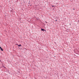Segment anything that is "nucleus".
Masks as SVG:
<instances>
[{"instance_id": "20e7f679", "label": "nucleus", "mask_w": 79, "mask_h": 79, "mask_svg": "<svg viewBox=\"0 0 79 79\" xmlns=\"http://www.w3.org/2000/svg\"><path fill=\"white\" fill-rule=\"evenodd\" d=\"M45 23H47V22H45Z\"/></svg>"}, {"instance_id": "39448f33", "label": "nucleus", "mask_w": 79, "mask_h": 79, "mask_svg": "<svg viewBox=\"0 0 79 79\" xmlns=\"http://www.w3.org/2000/svg\"><path fill=\"white\" fill-rule=\"evenodd\" d=\"M57 21V20H56V21Z\"/></svg>"}, {"instance_id": "7ed1b4c3", "label": "nucleus", "mask_w": 79, "mask_h": 79, "mask_svg": "<svg viewBox=\"0 0 79 79\" xmlns=\"http://www.w3.org/2000/svg\"><path fill=\"white\" fill-rule=\"evenodd\" d=\"M21 44H19V45H18V46L19 47H21Z\"/></svg>"}, {"instance_id": "f257e3e1", "label": "nucleus", "mask_w": 79, "mask_h": 79, "mask_svg": "<svg viewBox=\"0 0 79 79\" xmlns=\"http://www.w3.org/2000/svg\"><path fill=\"white\" fill-rule=\"evenodd\" d=\"M0 48L2 51H3V50L2 48H1V47H0Z\"/></svg>"}, {"instance_id": "f03ea898", "label": "nucleus", "mask_w": 79, "mask_h": 79, "mask_svg": "<svg viewBox=\"0 0 79 79\" xmlns=\"http://www.w3.org/2000/svg\"><path fill=\"white\" fill-rule=\"evenodd\" d=\"M41 30L42 31H46L45 30H44V29H41Z\"/></svg>"}, {"instance_id": "423d86ee", "label": "nucleus", "mask_w": 79, "mask_h": 79, "mask_svg": "<svg viewBox=\"0 0 79 79\" xmlns=\"http://www.w3.org/2000/svg\"><path fill=\"white\" fill-rule=\"evenodd\" d=\"M75 10V9H73V10Z\"/></svg>"}, {"instance_id": "0eeeda50", "label": "nucleus", "mask_w": 79, "mask_h": 79, "mask_svg": "<svg viewBox=\"0 0 79 79\" xmlns=\"http://www.w3.org/2000/svg\"><path fill=\"white\" fill-rule=\"evenodd\" d=\"M53 6H52V7H53Z\"/></svg>"}]
</instances>
